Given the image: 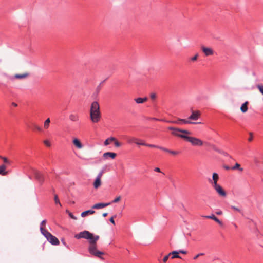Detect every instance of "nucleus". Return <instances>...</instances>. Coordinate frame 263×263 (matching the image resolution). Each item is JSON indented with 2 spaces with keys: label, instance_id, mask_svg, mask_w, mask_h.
Masks as SVG:
<instances>
[{
  "label": "nucleus",
  "instance_id": "obj_42",
  "mask_svg": "<svg viewBox=\"0 0 263 263\" xmlns=\"http://www.w3.org/2000/svg\"><path fill=\"white\" fill-rule=\"evenodd\" d=\"M1 158L3 160V161H4L5 163H9V161H8V160L7 159V158H6V157H1Z\"/></svg>",
  "mask_w": 263,
  "mask_h": 263
},
{
  "label": "nucleus",
  "instance_id": "obj_9",
  "mask_svg": "<svg viewBox=\"0 0 263 263\" xmlns=\"http://www.w3.org/2000/svg\"><path fill=\"white\" fill-rule=\"evenodd\" d=\"M201 116V112L199 110L192 111V114L189 117V120H197Z\"/></svg>",
  "mask_w": 263,
  "mask_h": 263
},
{
  "label": "nucleus",
  "instance_id": "obj_21",
  "mask_svg": "<svg viewBox=\"0 0 263 263\" xmlns=\"http://www.w3.org/2000/svg\"><path fill=\"white\" fill-rule=\"evenodd\" d=\"M95 213V211L92 210H89L87 211H85L84 212H83L81 215L82 217H84L88 215V214H93Z\"/></svg>",
  "mask_w": 263,
  "mask_h": 263
},
{
  "label": "nucleus",
  "instance_id": "obj_46",
  "mask_svg": "<svg viewBox=\"0 0 263 263\" xmlns=\"http://www.w3.org/2000/svg\"><path fill=\"white\" fill-rule=\"evenodd\" d=\"M108 139L109 140L110 142H112V141L114 142L116 140V139L115 137H110V138H109Z\"/></svg>",
  "mask_w": 263,
  "mask_h": 263
},
{
  "label": "nucleus",
  "instance_id": "obj_38",
  "mask_svg": "<svg viewBox=\"0 0 263 263\" xmlns=\"http://www.w3.org/2000/svg\"><path fill=\"white\" fill-rule=\"evenodd\" d=\"M150 97L152 99L155 100L156 98V94L155 93H152Z\"/></svg>",
  "mask_w": 263,
  "mask_h": 263
},
{
  "label": "nucleus",
  "instance_id": "obj_54",
  "mask_svg": "<svg viewBox=\"0 0 263 263\" xmlns=\"http://www.w3.org/2000/svg\"><path fill=\"white\" fill-rule=\"evenodd\" d=\"M12 105L14 106H17V104L15 103H12Z\"/></svg>",
  "mask_w": 263,
  "mask_h": 263
},
{
  "label": "nucleus",
  "instance_id": "obj_31",
  "mask_svg": "<svg viewBox=\"0 0 263 263\" xmlns=\"http://www.w3.org/2000/svg\"><path fill=\"white\" fill-rule=\"evenodd\" d=\"M257 87L258 89L260 92L263 95V85H258L257 86Z\"/></svg>",
  "mask_w": 263,
  "mask_h": 263
},
{
  "label": "nucleus",
  "instance_id": "obj_5",
  "mask_svg": "<svg viewBox=\"0 0 263 263\" xmlns=\"http://www.w3.org/2000/svg\"><path fill=\"white\" fill-rule=\"evenodd\" d=\"M188 135H186L185 136H183L182 139L190 142L193 146H200L203 145V142L200 139H198L194 137H190Z\"/></svg>",
  "mask_w": 263,
  "mask_h": 263
},
{
  "label": "nucleus",
  "instance_id": "obj_34",
  "mask_svg": "<svg viewBox=\"0 0 263 263\" xmlns=\"http://www.w3.org/2000/svg\"><path fill=\"white\" fill-rule=\"evenodd\" d=\"M115 145L117 147H119L121 146V143L119 142L117 139L114 141Z\"/></svg>",
  "mask_w": 263,
  "mask_h": 263
},
{
  "label": "nucleus",
  "instance_id": "obj_35",
  "mask_svg": "<svg viewBox=\"0 0 263 263\" xmlns=\"http://www.w3.org/2000/svg\"><path fill=\"white\" fill-rule=\"evenodd\" d=\"M44 143L47 146L50 147L51 146V143L48 140H45L44 141Z\"/></svg>",
  "mask_w": 263,
  "mask_h": 263
},
{
  "label": "nucleus",
  "instance_id": "obj_2",
  "mask_svg": "<svg viewBox=\"0 0 263 263\" xmlns=\"http://www.w3.org/2000/svg\"><path fill=\"white\" fill-rule=\"evenodd\" d=\"M90 117L91 122L93 123H98L101 119L100 106L97 101H93L91 104Z\"/></svg>",
  "mask_w": 263,
  "mask_h": 263
},
{
  "label": "nucleus",
  "instance_id": "obj_29",
  "mask_svg": "<svg viewBox=\"0 0 263 263\" xmlns=\"http://www.w3.org/2000/svg\"><path fill=\"white\" fill-rule=\"evenodd\" d=\"M54 202L56 204H59L60 206H62L57 195H54Z\"/></svg>",
  "mask_w": 263,
  "mask_h": 263
},
{
  "label": "nucleus",
  "instance_id": "obj_52",
  "mask_svg": "<svg viewBox=\"0 0 263 263\" xmlns=\"http://www.w3.org/2000/svg\"><path fill=\"white\" fill-rule=\"evenodd\" d=\"M108 213H104L102 214V216L104 217H106L107 216Z\"/></svg>",
  "mask_w": 263,
  "mask_h": 263
},
{
  "label": "nucleus",
  "instance_id": "obj_44",
  "mask_svg": "<svg viewBox=\"0 0 263 263\" xmlns=\"http://www.w3.org/2000/svg\"><path fill=\"white\" fill-rule=\"evenodd\" d=\"M231 208L235 211H238V212H240V210L235 206H231Z\"/></svg>",
  "mask_w": 263,
  "mask_h": 263
},
{
  "label": "nucleus",
  "instance_id": "obj_22",
  "mask_svg": "<svg viewBox=\"0 0 263 263\" xmlns=\"http://www.w3.org/2000/svg\"><path fill=\"white\" fill-rule=\"evenodd\" d=\"M169 255H172V259L176 258H181V257L179 255V252H178V251H172V252H170L169 253Z\"/></svg>",
  "mask_w": 263,
  "mask_h": 263
},
{
  "label": "nucleus",
  "instance_id": "obj_55",
  "mask_svg": "<svg viewBox=\"0 0 263 263\" xmlns=\"http://www.w3.org/2000/svg\"><path fill=\"white\" fill-rule=\"evenodd\" d=\"M152 120H158V119H157L155 118H152Z\"/></svg>",
  "mask_w": 263,
  "mask_h": 263
},
{
  "label": "nucleus",
  "instance_id": "obj_43",
  "mask_svg": "<svg viewBox=\"0 0 263 263\" xmlns=\"http://www.w3.org/2000/svg\"><path fill=\"white\" fill-rule=\"evenodd\" d=\"M110 144V142H109V140H108V139H107L105 140V141H104V145L105 146H107L108 145H109Z\"/></svg>",
  "mask_w": 263,
  "mask_h": 263
},
{
  "label": "nucleus",
  "instance_id": "obj_8",
  "mask_svg": "<svg viewBox=\"0 0 263 263\" xmlns=\"http://www.w3.org/2000/svg\"><path fill=\"white\" fill-rule=\"evenodd\" d=\"M213 187L214 189V190L216 191V192L219 196L223 197H225L226 196V192L219 184L215 185Z\"/></svg>",
  "mask_w": 263,
  "mask_h": 263
},
{
  "label": "nucleus",
  "instance_id": "obj_19",
  "mask_svg": "<svg viewBox=\"0 0 263 263\" xmlns=\"http://www.w3.org/2000/svg\"><path fill=\"white\" fill-rule=\"evenodd\" d=\"M248 104L249 102L248 101H246L243 104H242V105L240 107V110L242 112L245 113L247 111L248 109Z\"/></svg>",
  "mask_w": 263,
  "mask_h": 263
},
{
  "label": "nucleus",
  "instance_id": "obj_57",
  "mask_svg": "<svg viewBox=\"0 0 263 263\" xmlns=\"http://www.w3.org/2000/svg\"><path fill=\"white\" fill-rule=\"evenodd\" d=\"M1 157H2L0 156V158H1Z\"/></svg>",
  "mask_w": 263,
  "mask_h": 263
},
{
  "label": "nucleus",
  "instance_id": "obj_13",
  "mask_svg": "<svg viewBox=\"0 0 263 263\" xmlns=\"http://www.w3.org/2000/svg\"><path fill=\"white\" fill-rule=\"evenodd\" d=\"M116 156H117L116 153H112V152H106V153H104L103 155V157L105 159H107L108 157H110L113 159L115 158Z\"/></svg>",
  "mask_w": 263,
  "mask_h": 263
},
{
  "label": "nucleus",
  "instance_id": "obj_24",
  "mask_svg": "<svg viewBox=\"0 0 263 263\" xmlns=\"http://www.w3.org/2000/svg\"><path fill=\"white\" fill-rule=\"evenodd\" d=\"M231 169L233 170H238L240 172H242L243 171V168L241 167L240 165L238 163H235V165L233 166Z\"/></svg>",
  "mask_w": 263,
  "mask_h": 263
},
{
  "label": "nucleus",
  "instance_id": "obj_39",
  "mask_svg": "<svg viewBox=\"0 0 263 263\" xmlns=\"http://www.w3.org/2000/svg\"><path fill=\"white\" fill-rule=\"evenodd\" d=\"M170 256V255L168 254L167 255H166L165 256H164V257L163 259V261L164 262H165L167 261V260H168V257H169Z\"/></svg>",
  "mask_w": 263,
  "mask_h": 263
},
{
  "label": "nucleus",
  "instance_id": "obj_41",
  "mask_svg": "<svg viewBox=\"0 0 263 263\" xmlns=\"http://www.w3.org/2000/svg\"><path fill=\"white\" fill-rule=\"evenodd\" d=\"M253 134L252 133H250V137L248 139V141L249 142H251L253 140Z\"/></svg>",
  "mask_w": 263,
  "mask_h": 263
},
{
  "label": "nucleus",
  "instance_id": "obj_50",
  "mask_svg": "<svg viewBox=\"0 0 263 263\" xmlns=\"http://www.w3.org/2000/svg\"><path fill=\"white\" fill-rule=\"evenodd\" d=\"M223 167L224 168V169L227 170H229L230 169H231V168H230L229 166H227V165H224L223 166Z\"/></svg>",
  "mask_w": 263,
  "mask_h": 263
},
{
  "label": "nucleus",
  "instance_id": "obj_49",
  "mask_svg": "<svg viewBox=\"0 0 263 263\" xmlns=\"http://www.w3.org/2000/svg\"><path fill=\"white\" fill-rule=\"evenodd\" d=\"M178 252H179V253H182V254H186V251H185L179 250Z\"/></svg>",
  "mask_w": 263,
  "mask_h": 263
},
{
  "label": "nucleus",
  "instance_id": "obj_47",
  "mask_svg": "<svg viewBox=\"0 0 263 263\" xmlns=\"http://www.w3.org/2000/svg\"><path fill=\"white\" fill-rule=\"evenodd\" d=\"M110 222H111L114 225H115V222L114 219V217H112L109 219Z\"/></svg>",
  "mask_w": 263,
  "mask_h": 263
},
{
  "label": "nucleus",
  "instance_id": "obj_56",
  "mask_svg": "<svg viewBox=\"0 0 263 263\" xmlns=\"http://www.w3.org/2000/svg\"><path fill=\"white\" fill-rule=\"evenodd\" d=\"M235 228H237V226L236 224L235 225Z\"/></svg>",
  "mask_w": 263,
  "mask_h": 263
},
{
  "label": "nucleus",
  "instance_id": "obj_7",
  "mask_svg": "<svg viewBox=\"0 0 263 263\" xmlns=\"http://www.w3.org/2000/svg\"><path fill=\"white\" fill-rule=\"evenodd\" d=\"M201 49L205 56H212L214 54V51L212 48L202 46Z\"/></svg>",
  "mask_w": 263,
  "mask_h": 263
},
{
  "label": "nucleus",
  "instance_id": "obj_33",
  "mask_svg": "<svg viewBox=\"0 0 263 263\" xmlns=\"http://www.w3.org/2000/svg\"><path fill=\"white\" fill-rule=\"evenodd\" d=\"M121 197L120 196L117 197L113 201V203H117L121 200Z\"/></svg>",
  "mask_w": 263,
  "mask_h": 263
},
{
  "label": "nucleus",
  "instance_id": "obj_18",
  "mask_svg": "<svg viewBox=\"0 0 263 263\" xmlns=\"http://www.w3.org/2000/svg\"><path fill=\"white\" fill-rule=\"evenodd\" d=\"M147 100H148V99L147 97H144L143 98H137L134 99L135 101L138 104L143 103L145 102L146 101H147Z\"/></svg>",
  "mask_w": 263,
  "mask_h": 263
},
{
  "label": "nucleus",
  "instance_id": "obj_10",
  "mask_svg": "<svg viewBox=\"0 0 263 263\" xmlns=\"http://www.w3.org/2000/svg\"><path fill=\"white\" fill-rule=\"evenodd\" d=\"M219 179V176L216 173H213L212 175V180H209V182L212 184V186L218 185V180Z\"/></svg>",
  "mask_w": 263,
  "mask_h": 263
},
{
  "label": "nucleus",
  "instance_id": "obj_1",
  "mask_svg": "<svg viewBox=\"0 0 263 263\" xmlns=\"http://www.w3.org/2000/svg\"><path fill=\"white\" fill-rule=\"evenodd\" d=\"M74 237L77 239L84 238L88 239L89 243V246L88 247L89 252L96 257L103 259L102 256L104 253L99 251L97 248V241L100 238L99 236H95L88 231H84L76 234Z\"/></svg>",
  "mask_w": 263,
  "mask_h": 263
},
{
  "label": "nucleus",
  "instance_id": "obj_37",
  "mask_svg": "<svg viewBox=\"0 0 263 263\" xmlns=\"http://www.w3.org/2000/svg\"><path fill=\"white\" fill-rule=\"evenodd\" d=\"M204 255V253H199V254H198L197 255H196V256H195L193 258L194 259L196 260L200 256H202V255Z\"/></svg>",
  "mask_w": 263,
  "mask_h": 263
},
{
  "label": "nucleus",
  "instance_id": "obj_20",
  "mask_svg": "<svg viewBox=\"0 0 263 263\" xmlns=\"http://www.w3.org/2000/svg\"><path fill=\"white\" fill-rule=\"evenodd\" d=\"M160 149H161L164 152H167V153H169L172 155H176L177 154H179V152H177V151H171V150H170L167 148H166L165 147H160Z\"/></svg>",
  "mask_w": 263,
  "mask_h": 263
},
{
  "label": "nucleus",
  "instance_id": "obj_30",
  "mask_svg": "<svg viewBox=\"0 0 263 263\" xmlns=\"http://www.w3.org/2000/svg\"><path fill=\"white\" fill-rule=\"evenodd\" d=\"M144 146H148V147H149L158 148L159 149H160V147H161V146H157L156 145L150 144H146V145H144Z\"/></svg>",
  "mask_w": 263,
  "mask_h": 263
},
{
  "label": "nucleus",
  "instance_id": "obj_51",
  "mask_svg": "<svg viewBox=\"0 0 263 263\" xmlns=\"http://www.w3.org/2000/svg\"><path fill=\"white\" fill-rule=\"evenodd\" d=\"M216 213L217 215H221L222 214V212L220 210V211L216 212Z\"/></svg>",
  "mask_w": 263,
  "mask_h": 263
},
{
  "label": "nucleus",
  "instance_id": "obj_40",
  "mask_svg": "<svg viewBox=\"0 0 263 263\" xmlns=\"http://www.w3.org/2000/svg\"><path fill=\"white\" fill-rule=\"evenodd\" d=\"M34 127L38 131H41L42 130V128L41 127H40L39 126L37 125H34Z\"/></svg>",
  "mask_w": 263,
  "mask_h": 263
},
{
  "label": "nucleus",
  "instance_id": "obj_17",
  "mask_svg": "<svg viewBox=\"0 0 263 263\" xmlns=\"http://www.w3.org/2000/svg\"><path fill=\"white\" fill-rule=\"evenodd\" d=\"M29 76V73L25 72L22 74H15L14 78L16 79H23L27 78Z\"/></svg>",
  "mask_w": 263,
  "mask_h": 263
},
{
  "label": "nucleus",
  "instance_id": "obj_32",
  "mask_svg": "<svg viewBox=\"0 0 263 263\" xmlns=\"http://www.w3.org/2000/svg\"><path fill=\"white\" fill-rule=\"evenodd\" d=\"M66 212L68 214L69 216L73 219L77 220V218L75 217L71 212H69L68 210H66Z\"/></svg>",
  "mask_w": 263,
  "mask_h": 263
},
{
  "label": "nucleus",
  "instance_id": "obj_6",
  "mask_svg": "<svg viewBox=\"0 0 263 263\" xmlns=\"http://www.w3.org/2000/svg\"><path fill=\"white\" fill-rule=\"evenodd\" d=\"M103 171H100L98 174L93 183V185L95 189H97L99 188L101 185V177L103 174Z\"/></svg>",
  "mask_w": 263,
  "mask_h": 263
},
{
  "label": "nucleus",
  "instance_id": "obj_48",
  "mask_svg": "<svg viewBox=\"0 0 263 263\" xmlns=\"http://www.w3.org/2000/svg\"><path fill=\"white\" fill-rule=\"evenodd\" d=\"M154 171L157 172H161V170L159 167H155Z\"/></svg>",
  "mask_w": 263,
  "mask_h": 263
},
{
  "label": "nucleus",
  "instance_id": "obj_3",
  "mask_svg": "<svg viewBox=\"0 0 263 263\" xmlns=\"http://www.w3.org/2000/svg\"><path fill=\"white\" fill-rule=\"evenodd\" d=\"M41 233L47 238L48 241L53 245H58L60 243L59 240L44 228L40 227Z\"/></svg>",
  "mask_w": 263,
  "mask_h": 263
},
{
  "label": "nucleus",
  "instance_id": "obj_36",
  "mask_svg": "<svg viewBox=\"0 0 263 263\" xmlns=\"http://www.w3.org/2000/svg\"><path fill=\"white\" fill-rule=\"evenodd\" d=\"M198 54H195L193 57H192L191 58V61H196L198 59Z\"/></svg>",
  "mask_w": 263,
  "mask_h": 263
},
{
  "label": "nucleus",
  "instance_id": "obj_16",
  "mask_svg": "<svg viewBox=\"0 0 263 263\" xmlns=\"http://www.w3.org/2000/svg\"><path fill=\"white\" fill-rule=\"evenodd\" d=\"M205 218H209V219H213V220H214L215 222H216L217 223H218L219 225L220 226H222V222L219 220L213 214H212L211 215H209V216H204Z\"/></svg>",
  "mask_w": 263,
  "mask_h": 263
},
{
  "label": "nucleus",
  "instance_id": "obj_25",
  "mask_svg": "<svg viewBox=\"0 0 263 263\" xmlns=\"http://www.w3.org/2000/svg\"><path fill=\"white\" fill-rule=\"evenodd\" d=\"M50 123V119L49 118H47L44 123V128L45 129H48L49 127Z\"/></svg>",
  "mask_w": 263,
  "mask_h": 263
},
{
  "label": "nucleus",
  "instance_id": "obj_27",
  "mask_svg": "<svg viewBox=\"0 0 263 263\" xmlns=\"http://www.w3.org/2000/svg\"><path fill=\"white\" fill-rule=\"evenodd\" d=\"M127 142L129 143H135L137 141V138L134 137H128L127 139Z\"/></svg>",
  "mask_w": 263,
  "mask_h": 263
},
{
  "label": "nucleus",
  "instance_id": "obj_12",
  "mask_svg": "<svg viewBox=\"0 0 263 263\" xmlns=\"http://www.w3.org/2000/svg\"><path fill=\"white\" fill-rule=\"evenodd\" d=\"M110 204V203H98L94 204L92 208L95 209H100L108 206Z\"/></svg>",
  "mask_w": 263,
  "mask_h": 263
},
{
  "label": "nucleus",
  "instance_id": "obj_4",
  "mask_svg": "<svg viewBox=\"0 0 263 263\" xmlns=\"http://www.w3.org/2000/svg\"><path fill=\"white\" fill-rule=\"evenodd\" d=\"M168 129L172 130V134L173 135L179 137L181 138H182L183 136H185L186 135L191 134V133L189 130L181 129L178 128L169 127Z\"/></svg>",
  "mask_w": 263,
  "mask_h": 263
},
{
  "label": "nucleus",
  "instance_id": "obj_14",
  "mask_svg": "<svg viewBox=\"0 0 263 263\" xmlns=\"http://www.w3.org/2000/svg\"><path fill=\"white\" fill-rule=\"evenodd\" d=\"M34 175L35 178L38 180L40 182H42L44 180L42 174L37 171H34Z\"/></svg>",
  "mask_w": 263,
  "mask_h": 263
},
{
  "label": "nucleus",
  "instance_id": "obj_28",
  "mask_svg": "<svg viewBox=\"0 0 263 263\" xmlns=\"http://www.w3.org/2000/svg\"><path fill=\"white\" fill-rule=\"evenodd\" d=\"M135 143L138 145L144 146V145H146V143L144 142L143 140L138 138H137V141H136Z\"/></svg>",
  "mask_w": 263,
  "mask_h": 263
},
{
  "label": "nucleus",
  "instance_id": "obj_26",
  "mask_svg": "<svg viewBox=\"0 0 263 263\" xmlns=\"http://www.w3.org/2000/svg\"><path fill=\"white\" fill-rule=\"evenodd\" d=\"M6 168V167L4 165L0 166V175H6L7 174V173L5 172Z\"/></svg>",
  "mask_w": 263,
  "mask_h": 263
},
{
  "label": "nucleus",
  "instance_id": "obj_23",
  "mask_svg": "<svg viewBox=\"0 0 263 263\" xmlns=\"http://www.w3.org/2000/svg\"><path fill=\"white\" fill-rule=\"evenodd\" d=\"M178 120L182 122L184 124H201V122H192V121H190L189 120H186V119H179Z\"/></svg>",
  "mask_w": 263,
  "mask_h": 263
},
{
  "label": "nucleus",
  "instance_id": "obj_53",
  "mask_svg": "<svg viewBox=\"0 0 263 263\" xmlns=\"http://www.w3.org/2000/svg\"><path fill=\"white\" fill-rule=\"evenodd\" d=\"M169 122H171V121H169ZM172 123H178V122H177V121H171Z\"/></svg>",
  "mask_w": 263,
  "mask_h": 263
},
{
  "label": "nucleus",
  "instance_id": "obj_11",
  "mask_svg": "<svg viewBox=\"0 0 263 263\" xmlns=\"http://www.w3.org/2000/svg\"><path fill=\"white\" fill-rule=\"evenodd\" d=\"M72 143L78 149H82L83 147V145L80 140L77 138L73 139Z\"/></svg>",
  "mask_w": 263,
  "mask_h": 263
},
{
  "label": "nucleus",
  "instance_id": "obj_45",
  "mask_svg": "<svg viewBox=\"0 0 263 263\" xmlns=\"http://www.w3.org/2000/svg\"><path fill=\"white\" fill-rule=\"evenodd\" d=\"M46 220H43L41 223V227L43 228V226H44L46 224Z\"/></svg>",
  "mask_w": 263,
  "mask_h": 263
},
{
  "label": "nucleus",
  "instance_id": "obj_15",
  "mask_svg": "<svg viewBox=\"0 0 263 263\" xmlns=\"http://www.w3.org/2000/svg\"><path fill=\"white\" fill-rule=\"evenodd\" d=\"M69 120L72 122H78L79 120V116L77 114L72 113L69 117Z\"/></svg>",
  "mask_w": 263,
  "mask_h": 263
}]
</instances>
